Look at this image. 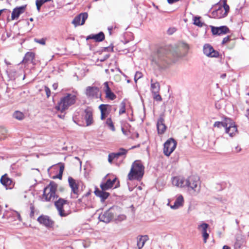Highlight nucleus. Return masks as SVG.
Returning a JSON list of instances; mask_svg holds the SVG:
<instances>
[{"mask_svg":"<svg viewBox=\"0 0 249 249\" xmlns=\"http://www.w3.org/2000/svg\"><path fill=\"white\" fill-rule=\"evenodd\" d=\"M104 90L106 95V97L111 100H113L116 98L115 95L111 91L108 86L107 82L104 83Z\"/></svg>","mask_w":249,"mask_h":249,"instance_id":"obj_25","label":"nucleus"},{"mask_svg":"<svg viewBox=\"0 0 249 249\" xmlns=\"http://www.w3.org/2000/svg\"><path fill=\"white\" fill-rule=\"evenodd\" d=\"M91 38L95 39L96 41H102L105 38V36L103 33L100 32L98 34L93 35Z\"/></svg>","mask_w":249,"mask_h":249,"instance_id":"obj_32","label":"nucleus"},{"mask_svg":"<svg viewBox=\"0 0 249 249\" xmlns=\"http://www.w3.org/2000/svg\"><path fill=\"white\" fill-rule=\"evenodd\" d=\"M55 206L61 216H66L71 213L69 203L63 199L60 198L56 201Z\"/></svg>","mask_w":249,"mask_h":249,"instance_id":"obj_6","label":"nucleus"},{"mask_svg":"<svg viewBox=\"0 0 249 249\" xmlns=\"http://www.w3.org/2000/svg\"><path fill=\"white\" fill-rule=\"evenodd\" d=\"M57 185L54 182H51L44 189L42 198L46 201H53L57 197L56 194Z\"/></svg>","mask_w":249,"mask_h":249,"instance_id":"obj_5","label":"nucleus"},{"mask_svg":"<svg viewBox=\"0 0 249 249\" xmlns=\"http://www.w3.org/2000/svg\"><path fill=\"white\" fill-rule=\"evenodd\" d=\"M142 74L141 72H139V71L136 72L135 73V77H134V80H135V82H136L138 79H139L140 78H141L142 77Z\"/></svg>","mask_w":249,"mask_h":249,"instance_id":"obj_42","label":"nucleus"},{"mask_svg":"<svg viewBox=\"0 0 249 249\" xmlns=\"http://www.w3.org/2000/svg\"><path fill=\"white\" fill-rule=\"evenodd\" d=\"M164 120L163 116L160 115L157 123V127L159 134H162L166 129V126L165 125Z\"/></svg>","mask_w":249,"mask_h":249,"instance_id":"obj_19","label":"nucleus"},{"mask_svg":"<svg viewBox=\"0 0 249 249\" xmlns=\"http://www.w3.org/2000/svg\"><path fill=\"white\" fill-rule=\"evenodd\" d=\"M229 40H230L229 36H226L223 38L222 43V44L226 43L228 42L229 41Z\"/></svg>","mask_w":249,"mask_h":249,"instance_id":"obj_51","label":"nucleus"},{"mask_svg":"<svg viewBox=\"0 0 249 249\" xmlns=\"http://www.w3.org/2000/svg\"><path fill=\"white\" fill-rule=\"evenodd\" d=\"M85 119L87 126L90 125L93 122L92 111L89 108H87L85 110Z\"/></svg>","mask_w":249,"mask_h":249,"instance_id":"obj_23","label":"nucleus"},{"mask_svg":"<svg viewBox=\"0 0 249 249\" xmlns=\"http://www.w3.org/2000/svg\"><path fill=\"white\" fill-rule=\"evenodd\" d=\"M168 0V3H173L175 2L178 1V0Z\"/></svg>","mask_w":249,"mask_h":249,"instance_id":"obj_54","label":"nucleus"},{"mask_svg":"<svg viewBox=\"0 0 249 249\" xmlns=\"http://www.w3.org/2000/svg\"><path fill=\"white\" fill-rule=\"evenodd\" d=\"M114 156H115V155L114 154H113L112 153H110L108 155V161L110 163H112L113 160L115 159Z\"/></svg>","mask_w":249,"mask_h":249,"instance_id":"obj_44","label":"nucleus"},{"mask_svg":"<svg viewBox=\"0 0 249 249\" xmlns=\"http://www.w3.org/2000/svg\"><path fill=\"white\" fill-rule=\"evenodd\" d=\"M118 210H119V209H118V210L117 211V214H114V219L115 220H118V221H123V220H124V219H125L126 216L124 214H118Z\"/></svg>","mask_w":249,"mask_h":249,"instance_id":"obj_35","label":"nucleus"},{"mask_svg":"<svg viewBox=\"0 0 249 249\" xmlns=\"http://www.w3.org/2000/svg\"><path fill=\"white\" fill-rule=\"evenodd\" d=\"M51 0H36V3H38V4L42 6L44 3Z\"/></svg>","mask_w":249,"mask_h":249,"instance_id":"obj_48","label":"nucleus"},{"mask_svg":"<svg viewBox=\"0 0 249 249\" xmlns=\"http://www.w3.org/2000/svg\"><path fill=\"white\" fill-rule=\"evenodd\" d=\"M177 142L176 141L172 138H170L164 143L163 153L165 155L169 156L175 150Z\"/></svg>","mask_w":249,"mask_h":249,"instance_id":"obj_10","label":"nucleus"},{"mask_svg":"<svg viewBox=\"0 0 249 249\" xmlns=\"http://www.w3.org/2000/svg\"><path fill=\"white\" fill-rule=\"evenodd\" d=\"M113 154H114L115 155L114 156V159H117L120 156H116V153H112Z\"/></svg>","mask_w":249,"mask_h":249,"instance_id":"obj_59","label":"nucleus"},{"mask_svg":"<svg viewBox=\"0 0 249 249\" xmlns=\"http://www.w3.org/2000/svg\"><path fill=\"white\" fill-rule=\"evenodd\" d=\"M36 43H39L41 45H45L46 40L44 38H41L40 39H38L36 38H35L34 39Z\"/></svg>","mask_w":249,"mask_h":249,"instance_id":"obj_45","label":"nucleus"},{"mask_svg":"<svg viewBox=\"0 0 249 249\" xmlns=\"http://www.w3.org/2000/svg\"><path fill=\"white\" fill-rule=\"evenodd\" d=\"M241 239H242L241 238V239H238V238L236 239V241L234 244V248L235 249H239L241 247L242 243H243V241H242Z\"/></svg>","mask_w":249,"mask_h":249,"instance_id":"obj_38","label":"nucleus"},{"mask_svg":"<svg viewBox=\"0 0 249 249\" xmlns=\"http://www.w3.org/2000/svg\"><path fill=\"white\" fill-rule=\"evenodd\" d=\"M104 190H96L95 191L94 193L95 195L101 198L102 201H104L109 196V193L104 192Z\"/></svg>","mask_w":249,"mask_h":249,"instance_id":"obj_28","label":"nucleus"},{"mask_svg":"<svg viewBox=\"0 0 249 249\" xmlns=\"http://www.w3.org/2000/svg\"><path fill=\"white\" fill-rule=\"evenodd\" d=\"M209 225L206 223H201L198 225L197 229L201 233L204 243H207L209 237V233L207 232Z\"/></svg>","mask_w":249,"mask_h":249,"instance_id":"obj_12","label":"nucleus"},{"mask_svg":"<svg viewBox=\"0 0 249 249\" xmlns=\"http://www.w3.org/2000/svg\"><path fill=\"white\" fill-rule=\"evenodd\" d=\"M99 92V89L94 87H89L86 89V95L90 97H97Z\"/></svg>","mask_w":249,"mask_h":249,"instance_id":"obj_26","label":"nucleus"},{"mask_svg":"<svg viewBox=\"0 0 249 249\" xmlns=\"http://www.w3.org/2000/svg\"><path fill=\"white\" fill-rule=\"evenodd\" d=\"M167 206H169L171 209L173 210H177L179 208L183 207L184 203V199L183 196L180 194L177 195L176 196L175 201L173 205H171L170 203L171 202V200L170 199H168V200Z\"/></svg>","mask_w":249,"mask_h":249,"instance_id":"obj_11","label":"nucleus"},{"mask_svg":"<svg viewBox=\"0 0 249 249\" xmlns=\"http://www.w3.org/2000/svg\"><path fill=\"white\" fill-rule=\"evenodd\" d=\"M203 53L206 56L210 57H217L219 55L218 52L215 51L213 47L208 44L204 45Z\"/></svg>","mask_w":249,"mask_h":249,"instance_id":"obj_14","label":"nucleus"},{"mask_svg":"<svg viewBox=\"0 0 249 249\" xmlns=\"http://www.w3.org/2000/svg\"><path fill=\"white\" fill-rule=\"evenodd\" d=\"M212 32L213 35H222L226 34L229 32V28L225 26H221L219 27H215L211 26Z\"/></svg>","mask_w":249,"mask_h":249,"instance_id":"obj_20","label":"nucleus"},{"mask_svg":"<svg viewBox=\"0 0 249 249\" xmlns=\"http://www.w3.org/2000/svg\"><path fill=\"white\" fill-rule=\"evenodd\" d=\"M152 94H153V98L155 100L158 101H161L162 98H161L160 95L158 94V93H153Z\"/></svg>","mask_w":249,"mask_h":249,"instance_id":"obj_43","label":"nucleus"},{"mask_svg":"<svg viewBox=\"0 0 249 249\" xmlns=\"http://www.w3.org/2000/svg\"><path fill=\"white\" fill-rule=\"evenodd\" d=\"M13 117L18 120H22L25 118L23 113L19 111H16L13 114Z\"/></svg>","mask_w":249,"mask_h":249,"instance_id":"obj_33","label":"nucleus"},{"mask_svg":"<svg viewBox=\"0 0 249 249\" xmlns=\"http://www.w3.org/2000/svg\"><path fill=\"white\" fill-rule=\"evenodd\" d=\"M58 85L57 84H54L53 85V87L54 90H55L57 88Z\"/></svg>","mask_w":249,"mask_h":249,"instance_id":"obj_56","label":"nucleus"},{"mask_svg":"<svg viewBox=\"0 0 249 249\" xmlns=\"http://www.w3.org/2000/svg\"><path fill=\"white\" fill-rule=\"evenodd\" d=\"M144 167L139 160L135 161L132 164L129 173L128 174V179H141L144 174Z\"/></svg>","mask_w":249,"mask_h":249,"instance_id":"obj_2","label":"nucleus"},{"mask_svg":"<svg viewBox=\"0 0 249 249\" xmlns=\"http://www.w3.org/2000/svg\"><path fill=\"white\" fill-rule=\"evenodd\" d=\"M36 3V7H37V9L38 11H40V7L41 6V5H40L39 4H38V3Z\"/></svg>","mask_w":249,"mask_h":249,"instance_id":"obj_52","label":"nucleus"},{"mask_svg":"<svg viewBox=\"0 0 249 249\" xmlns=\"http://www.w3.org/2000/svg\"><path fill=\"white\" fill-rule=\"evenodd\" d=\"M139 137V134L138 133H136L135 134V136H132V137L133 139H134L135 137L136 138H138Z\"/></svg>","mask_w":249,"mask_h":249,"instance_id":"obj_57","label":"nucleus"},{"mask_svg":"<svg viewBox=\"0 0 249 249\" xmlns=\"http://www.w3.org/2000/svg\"><path fill=\"white\" fill-rule=\"evenodd\" d=\"M25 6H22L14 9L11 15L12 20L18 19L20 15L24 12Z\"/></svg>","mask_w":249,"mask_h":249,"instance_id":"obj_22","label":"nucleus"},{"mask_svg":"<svg viewBox=\"0 0 249 249\" xmlns=\"http://www.w3.org/2000/svg\"><path fill=\"white\" fill-rule=\"evenodd\" d=\"M149 239L147 235H141L137 238V246L139 249H141L144 246L145 242Z\"/></svg>","mask_w":249,"mask_h":249,"instance_id":"obj_27","label":"nucleus"},{"mask_svg":"<svg viewBox=\"0 0 249 249\" xmlns=\"http://www.w3.org/2000/svg\"><path fill=\"white\" fill-rule=\"evenodd\" d=\"M170 56L165 50L161 49L151 56V64L154 66L163 68L170 63Z\"/></svg>","mask_w":249,"mask_h":249,"instance_id":"obj_1","label":"nucleus"},{"mask_svg":"<svg viewBox=\"0 0 249 249\" xmlns=\"http://www.w3.org/2000/svg\"><path fill=\"white\" fill-rule=\"evenodd\" d=\"M246 115L249 119V108L246 110Z\"/></svg>","mask_w":249,"mask_h":249,"instance_id":"obj_55","label":"nucleus"},{"mask_svg":"<svg viewBox=\"0 0 249 249\" xmlns=\"http://www.w3.org/2000/svg\"><path fill=\"white\" fill-rule=\"evenodd\" d=\"M17 217L19 221H21V220H22L21 217L19 213H17Z\"/></svg>","mask_w":249,"mask_h":249,"instance_id":"obj_53","label":"nucleus"},{"mask_svg":"<svg viewBox=\"0 0 249 249\" xmlns=\"http://www.w3.org/2000/svg\"><path fill=\"white\" fill-rule=\"evenodd\" d=\"M229 118H226L223 122H216L214 124V126L217 127H220L221 126H223L225 127V124L227 123L228 119Z\"/></svg>","mask_w":249,"mask_h":249,"instance_id":"obj_37","label":"nucleus"},{"mask_svg":"<svg viewBox=\"0 0 249 249\" xmlns=\"http://www.w3.org/2000/svg\"><path fill=\"white\" fill-rule=\"evenodd\" d=\"M88 16L87 13L80 14L73 19L72 23L75 26L83 25Z\"/></svg>","mask_w":249,"mask_h":249,"instance_id":"obj_16","label":"nucleus"},{"mask_svg":"<svg viewBox=\"0 0 249 249\" xmlns=\"http://www.w3.org/2000/svg\"><path fill=\"white\" fill-rule=\"evenodd\" d=\"M117 207H112L105 212L103 214L100 215L99 218L102 221L105 223H108L112 219H114V214H117Z\"/></svg>","mask_w":249,"mask_h":249,"instance_id":"obj_9","label":"nucleus"},{"mask_svg":"<svg viewBox=\"0 0 249 249\" xmlns=\"http://www.w3.org/2000/svg\"><path fill=\"white\" fill-rule=\"evenodd\" d=\"M125 112V104L122 103L121 104L120 108L119 110V114H122Z\"/></svg>","mask_w":249,"mask_h":249,"instance_id":"obj_41","label":"nucleus"},{"mask_svg":"<svg viewBox=\"0 0 249 249\" xmlns=\"http://www.w3.org/2000/svg\"><path fill=\"white\" fill-rule=\"evenodd\" d=\"M223 6L213 11L211 17L213 18H220L226 16L229 11L230 7L226 3V0L222 1Z\"/></svg>","mask_w":249,"mask_h":249,"instance_id":"obj_7","label":"nucleus"},{"mask_svg":"<svg viewBox=\"0 0 249 249\" xmlns=\"http://www.w3.org/2000/svg\"><path fill=\"white\" fill-rule=\"evenodd\" d=\"M225 132L230 137H233L238 134L237 126L235 122L230 118L228 119L227 124H225Z\"/></svg>","mask_w":249,"mask_h":249,"instance_id":"obj_8","label":"nucleus"},{"mask_svg":"<svg viewBox=\"0 0 249 249\" xmlns=\"http://www.w3.org/2000/svg\"><path fill=\"white\" fill-rule=\"evenodd\" d=\"M68 182L69 185L71 189L72 193L74 195L73 197L77 198L79 193L78 185L77 182L71 177H69Z\"/></svg>","mask_w":249,"mask_h":249,"instance_id":"obj_17","label":"nucleus"},{"mask_svg":"<svg viewBox=\"0 0 249 249\" xmlns=\"http://www.w3.org/2000/svg\"><path fill=\"white\" fill-rule=\"evenodd\" d=\"M38 222L47 227H50L53 225V221L47 215H42L37 218Z\"/></svg>","mask_w":249,"mask_h":249,"instance_id":"obj_21","label":"nucleus"},{"mask_svg":"<svg viewBox=\"0 0 249 249\" xmlns=\"http://www.w3.org/2000/svg\"><path fill=\"white\" fill-rule=\"evenodd\" d=\"M200 17H195L194 18V24L198 27H202L204 23L200 21Z\"/></svg>","mask_w":249,"mask_h":249,"instance_id":"obj_36","label":"nucleus"},{"mask_svg":"<svg viewBox=\"0 0 249 249\" xmlns=\"http://www.w3.org/2000/svg\"><path fill=\"white\" fill-rule=\"evenodd\" d=\"M106 124L112 131H115V128L110 118H108L107 119Z\"/></svg>","mask_w":249,"mask_h":249,"instance_id":"obj_34","label":"nucleus"},{"mask_svg":"<svg viewBox=\"0 0 249 249\" xmlns=\"http://www.w3.org/2000/svg\"><path fill=\"white\" fill-rule=\"evenodd\" d=\"M1 183L5 187L6 189H12L15 185V182L8 177L7 174L2 176L0 178Z\"/></svg>","mask_w":249,"mask_h":249,"instance_id":"obj_15","label":"nucleus"},{"mask_svg":"<svg viewBox=\"0 0 249 249\" xmlns=\"http://www.w3.org/2000/svg\"><path fill=\"white\" fill-rule=\"evenodd\" d=\"M186 187L189 191L193 195L198 194L201 188V182L199 178L197 176H191L186 179Z\"/></svg>","mask_w":249,"mask_h":249,"instance_id":"obj_4","label":"nucleus"},{"mask_svg":"<svg viewBox=\"0 0 249 249\" xmlns=\"http://www.w3.org/2000/svg\"><path fill=\"white\" fill-rule=\"evenodd\" d=\"M108 57H109V55H106V58H107Z\"/></svg>","mask_w":249,"mask_h":249,"instance_id":"obj_63","label":"nucleus"},{"mask_svg":"<svg viewBox=\"0 0 249 249\" xmlns=\"http://www.w3.org/2000/svg\"><path fill=\"white\" fill-rule=\"evenodd\" d=\"M151 82V90L152 94L159 93L160 89L159 84L157 82L153 83L152 80Z\"/></svg>","mask_w":249,"mask_h":249,"instance_id":"obj_30","label":"nucleus"},{"mask_svg":"<svg viewBox=\"0 0 249 249\" xmlns=\"http://www.w3.org/2000/svg\"><path fill=\"white\" fill-rule=\"evenodd\" d=\"M76 100V94L71 93L67 94L66 96L61 99L58 105L55 107V109L61 112H63L66 109H67L69 107L74 104Z\"/></svg>","mask_w":249,"mask_h":249,"instance_id":"obj_3","label":"nucleus"},{"mask_svg":"<svg viewBox=\"0 0 249 249\" xmlns=\"http://www.w3.org/2000/svg\"><path fill=\"white\" fill-rule=\"evenodd\" d=\"M114 184H115L114 188H117L119 186V181L117 180L116 178L113 179L111 180L110 179L107 180L106 182L103 183L100 185V187L103 190H107L113 187Z\"/></svg>","mask_w":249,"mask_h":249,"instance_id":"obj_13","label":"nucleus"},{"mask_svg":"<svg viewBox=\"0 0 249 249\" xmlns=\"http://www.w3.org/2000/svg\"><path fill=\"white\" fill-rule=\"evenodd\" d=\"M30 20L31 21H33V18H30Z\"/></svg>","mask_w":249,"mask_h":249,"instance_id":"obj_62","label":"nucleus"},{"mask_svg":"<svg viewBox=\"0 0 249 249\" xmlns=\"http://www.w3.org/2000/svg\"><path fill=\"white\" fill-rule=\"evenodd\" d=\"M7 135V130L5 127L0 126V141L6 139Z\"/></svg>","mask_w":249,"mask_h":249,"instance_id":"obj_31","label":"nucleus"},{"mask_svg":"<svg viewBox=\"0 0 249 249\" xmlns=\"http://www.w3.org/2000/svg\"><path fill=\"white\" fill-rule=\"evenodd\" d=\"M172 184L173 185L179 188L186 187V179L181 177H175L172 178Z\"/></svg>","mask_w":249,"mask_h":249,"instance_id":"obj_18","label":"nucleus"},{"mask_svg":"<svg viewBox=\"0 0 249 249\" xmlns=\"http://www.w3.org/2000/svg\"><path fill=\"white\" fill-rule=\"evenodd\" d=\"M176 31V29L174 27H171L168 29L167 30V33L168 35H172Z\"/></svg>","mask_w":249,"mask_h":249,"instance_id":"obj_46","label":"nucleus"},{"mask_svg":"<svg viewBox=\"0 0 249 249\" xmlns=\"http://www.w3.org/2000/svg\"><path fill=\"white\" fill-rule=\"evenodd\" d=\"M1 13H2V10H0V16L1 15Z\"/></svg>","mask_w":249,"mask_h":249,"instance_id":"obj_64","label":"nucleus"},{"mask_svg":"<svg viewBox=\"0 0 249 249\" xmlns=\"http://www.w3.org/2000/svg\"><path fill=\"white\" fill-rule=\"evenodd\" d=\"M221 78H224L226 77V74H223L221 76Z\"/></svg>","mask_w":249,"mask_h":249,"instance_id":"obj_60","label":"nucleus"},{"mask_svg":"<svg viewBox=\"0 0 249 249\" xmlns=\"http://www.w3.org/2000/svg\"><path fill=\"white\" fill-rule=\"evenodd\" d=\"M45 91L47 95V97L48 98L50 97L51 95V90L50 89L47 87H45Z\"/></svg>","mask_w":249,"mask_h":249,"instance_id":"obj_49","label":"nucleus"},{"mask_svg":"<svg viewBox=\"0 0 249 249\" xmlns=\"http://www.w3.org/2000/svg\"><path fill=\"white\" fill-rule=\"evenodd\" d=\"M126 153H127L126 150L124 149V148H121V149H120L119 151L116 153V155L121 156L125 155Z\"/></svg>","mask_w":249,"mask_h":249,"instance_id":"obj_40","label":"nucleus"},{"mask_svg":"<svg viewBox=\"0 0 249 249\" xmlns=\"http://www.w3.org/2000/svg\"><path fill=\"white\" fill-rule=\"evenodd\" d=\"M122 131L124 135L127 136H128L129 135V134H130L129 131L125 130L124 129V128L123 127L122 128Z\"/></svg>","mask_w":249,"mask_h":249,"instance_id":"obj_50","label":"nucleus"},{"mask_svg":"<svg viewBox=\"0 0 249 249\" xmlns=\"http://www.w3.org/2000/svg\"><path fill=\"white\" fill-rule=\"evenodd\" d=\"M35 58V53L32 52H28L26 53L25 57L22 60L23 63L33 62Z\"/></svg>","mask_w":249,"mask_h":249,"instance_id":"obj_29","label":"nucleus"},{"mask_svg":"<svg viewBox=\"0 0 249 249\" xmlns=\"http://www.w3.org/2000/svg\"><path fill=\"white\" fill-rule=\"evenodd\" d=\"M30 208V210H31V213H30V216L33 217L34 215V212H35V208H34V205L33 204H31Z\"/></svg>","mask_w":249,"mask_h":249,"instance_id":"obj_47","label":"nucleus"},{"mask_svg":"<svg viewBox=\"0 0 249 249\" xmlns=\"http://www.w3.org/2000/svg\"><path fill=\"white\" fill-rule=\"evenodd\" d=\"M64 165L62 164H60V166H59V175H58V178H61L62 174H63V172L64 171Z\"/></svg>","mask_w":249,"mask_h":249,"instance_id":"obj_39","label":"nucleus"},{"mask_svg":"<svg viewBox=\"0 0 249 249\" xmlns=\"http://www.w3.org/2000/svg\"><path fill=\"white\" fill-rule=\"evenodd\" d=\"M223 249H231L229 246L225 245L223 247Z\"/></svg>","mask_w":249,"mask_h":249,"instance_id":"obj_58","label":"nucleus"},{"mask_svg":"<svg viewBox=\"0 0 249 249\" xmlns=\"http://www.w3.org/2000/svg\"><path fill=\"white\" fill-rule=\"evenodd\" d=\"M110 107L109 105H101L99 108L101 111V119L103 120H104L109 113V111H108V108H109Z\"/></svg>","mask_w":249,"mask_h":249,"instance_id":"obj_24","label":"nucleus"},{"mask_svg":"<svg viewBox=\"0 0 249 249\" xmlns=\"http://www.w3.org/2000/svg\"><path fill=\"white\" fill-rule=\"evenodd\" d=\"M5 62L7 65L11 64L10 63L7 62L6 60H5Z\"/></svg>","mask_w":249,"mask_h":249,"instance_id":"obj_61","label":"nucleus"}]
</instances>
